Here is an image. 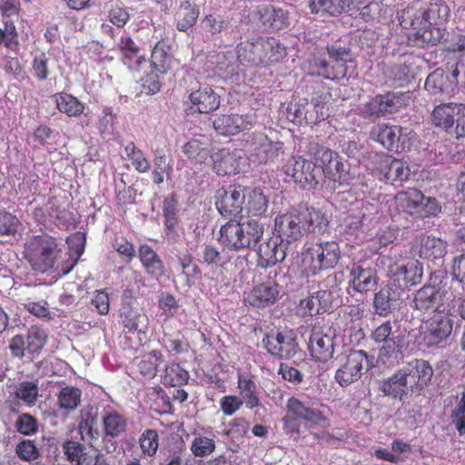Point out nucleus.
<instances>
[{"mask_svg":"<svg viewBox=\"0 0 465 465\" xmlns=\"http://www.w3.org/2000/svg\"><path fill=\"white\" fill-rule=\"evenodd\" d=\"M401 371L410 391L418 394L429 385L433 375L431 365L423 359H415L409 361L401 369Z\"/></svg>","mask_w":465,"mask_h":465,"instance_id":"16","label":"nucleus"},{"mask_svg":"<svg viewBox=\"0 0 465 465\" xmlns=\"http://www.w3.org/2000/svg\"><path fill=\"white\" fill-rule=\"evenodd\" d=\"M117 48L121 53L122 63L131 72H140L143 65L146 63V58L140 54V47L128 34L124 33L121 35Z\"/></svg>","mask_w":465,"mask_h":465,"instance_id":"24","label":"nucleus"},{"mask_svg":"<svg viewBox=\"0 0 465 465\" xmlns=\"http://www.w3.org/2000/svg\"><path fill=\"white\" fill-rule=\"evenodd\" d=\"M237 388L242 402L249 409H253L261 404L257 385L249 373L239 372Z\"/></svg>","mask_w":465,"mask_h":465,"instance_id":"34","label":"nucleus"},{"mask_svg":"<svg viewBox=\"0 0 465 465\" xmlns=\"http://www.w3.org/2000/svg\"><path fill=\"white\" fill-rule=\"evenodd\" d=\"M279 284L271 279L257 283L245 293L244 302L255 308H266L272 305L279 296Z\"/></svg>","mask_w":465,"mask_h":465,"instance_id":"21","label":"nucleus"},{"mask_svg":"<svg viewBox=\"0 0 465 465\" xmlns=\"http://www.w3.org/2000/svg\"><path fill=\"white\" fill-rule=\"evenodd\" d=\"M78 429L83 440L85 438L89 440L98 439L99 430L96 415L87 412L81 420Z\"/></svg>","mask_w":465,"mask_h":465,"instance_id":"59","label":"nucleus"},{"mask_svg":"<svg viewBox=\"0 0 465 465\" xmlns=\"http://www.w3.org/2000/svg\"><path fill=\"white\" fill-rule=\"evenodd\" d=\"M200 262L210 268L223 267L226 261L219 248L212 244H204L200 252Z\"/></svg>","mask_w":465,"mask_h":465,"instance_id":"53","label":"nucleus"},{"mask_svg":"<svg viewBox=\"0 0 465 465\" xmlns=\"http://www.w3.org/2000/svg\"><path fill=\"white\" fill-rule=\"evenodd\" d=\"M340 259L341 248L336 241L305 244L301 253V272L305 277L316 276L323 271L335 268Z\"/></svg>","mask_w":465,"mask_h":465,"instance_id":"4","label":"nucleus"},{"mask_svg":"<svg viewBox=\"0 0 465 465\" xmlns=\"http://www.w3.org/2000/svg\"><path fill=\"white\" fill-rule=\"evenodd\" d=\"M15 453L17 458L25 462H34L41 457L40 449L33 440L24 439L15 447Z\"/></svg>","mask_w":465,"mask_h":465,"instance_id":"50","label":"nucleus"},{"mask_svg":"<svg viewBox=\"0 0 465 465\" xmlns=\"http://www.w3.org/2000/svg\"><path fill=\"white\" fill-rule=\"evenodd\" d=\"M312 153L322 171V184L335 190L340 186L348 185L351 176L342 158L329 147H313Z\"/></svg>","mask_w":465,"mask_h":465,"instance_id":"7","label":"nucleus"},{"mask_svg":"<svg viewBox=\"0 0 465 465\" xmlns=\"http://www.w3.org/2000/svg\"><path fill=\"white\" fill-rule=\"evenodd\" d=\"M286 243L278 234L261 242L257 249V265L267 269L282 262L286 257Z\"/></svg>","mask_w":465,"mask_h":465,"instance_id":"19","label":"nucleus"},{"mask_svg":"<svg viewBox=\"0 0 465 465\" xmlns=\"http://www.w3.org/2000/svg\"><path fill=\"white\" fill-rule=\"evenodd\" d=\"M460 104L447 103L437 105L431 113L432 124L449 132L453 128Z\"/></svg>","mask_w":465,"mask_h":465,"instance_id":"35","label":"nucleus"},{"mask_svg":"<svg viewBox=\"0 0 465 465\" xmlns=\"http://www.w3.org/2000/svg\"><path fill=\"white\" fill-rule=\"evenodd\" d=\"M2 45H5L12 51L17 50L18 48V34L12 22H5V29H0V48Z\"/></svg>","mask_w":465,"mask_h":465,"instance_id":"61","label":"nucleus"},{"mask_svg":"<svg viewBox=\"0 0 465 465\" xmlns=\"http://www.w3.org/2000/svg\"><path fill=\"white\" fill-rule=\"evenodd\" d=\"M447 84L448 76L444 75L442 72L434 71L428 75L424 88L430 94L437 95L444 92Z\"/></svg>","mask_w":465,"mask_h":465,"instance_id":"60","label":"nucleus"},{"mask_svg":"<svg viewBox=\"0 0 465 465\" xmlns=\"http://www.w3.org/2000/svg\"><path fill=\"white\" fill-rule=\"evenodd\" d=\"M404 380L400 369L391 377L381 382V391L387 396L402 400L410 391Z\"/></svg>","mask_w":465,"mask_h":465,"instance_id":"41","label":"nucleus"},{"mask_svg":"<svg viewBox=\"0 0 465 465\" xmlns=\"http://www.w3.org/2000/svg\"><path fill=\"white\" fill-rule=\"evenodd\" d=\"M138 257L144 271L152 277H161L164 273V265L157 252L147 243L138 248Z\"/></svg>","mask_w":465,"mask_h":465,"instance_id":"31","label":"nucleus"},{"mask_svg":"<svg viewBox=\"0 0 465 465\" xmlns=\"http://www.w3.org/2000/svg\"><path fill=\"white\" fill-rule=\"evenodd\" d=\"M22 228V223L16 215L0 210V236L15 237Z\"/></svg>","mask_w":465,"mask_h":465,"instance_id":"52","label":"nucleus"},{"mask_svg":"<svg viewBox=\"0 0 465 465\" xmlns=\"http://www.w3.org/2000/svg\"><path fill=\"white\" fill-rule=\"evenodd\" d=\"M213 168L218 175H231L243 173L249 166L243 149L222 147L212 154Z\"/></svg>","mask_w":465,"mask_h":465,"instance_id":"12","label":"nucleus"},{"mask_svg":"<svg viewBox=\"0 0 465 465\" xmlns=\"http://www.w3.org/2000/svg\"><path fill=\"white\" fill-rule=\"evenodd\" d=\"M396 300V292L392 287L389 285L382 286L374 294L373 308L379 315L388 316L391 312L393 302Z\"/></svg>","mask_w":465,"mask_h":465,"instance_id":"44","label":"nucleus"},{"mask_svg":"<svg viewBox=\"0 0 465 465\" xmlns=\"http://www.w3.org/2000/svg\"><path fill=\"white\" fill-rule=\"evenodd\" d=\"M62 449L66 460L73 465H91L93 462L85 446L78 441L66 440Z\"/></svg>","mask_w":465,"mask_h":465,"instance_id":"39","label":"nucleus"},{"mask_svg":"<svg viewBox=\"0 0 465 465\" xmlns=\"http://www.w3.org/2000/svg\"><path fill=\"white\" fill-rule=\"evenodd\" d=\"M159 433L156 430H144L139 437V446L143 455L153 458L159 448Z\"/></svg>","mask_w":465,"mask_h":465,"instance_id":"48","label":"nucleus"},{"mask_svg":"<svg viewBox=\"0 0 465 465\" xmlns=\"http://www.w3.org/2000/svg\"><path fill=\"white\" fill-rule=\"evenodd\" d=\"M410 175L408 166L401 160L383 156L380 162L379 179L386 183L405 181Z\"/></svg>","mask_w":465,"mask_h":465,"instance_id":"27","label":"nucleus"},{"mask_svg":"<svg viewBox=\"0 0 465 465\" xmlns=\"http://www.w3.org/2000/svg\"><path fill=\"white\" fill-rule=\"evenodd\" d=\"M260 19L263 25L280 30L289 25L287 10L272 5H267L259 9Z\"/></svg>","mask_w":465,"mask_h":465,"instance_id":"36","label":"nucleus"},{"mask_svg":"<svg viewBox=\"0 0 465 465\" xmlns=\"http://www.w3.org/2000/svg\"><path fill=\"white\" fill-rule=\"evenodd\" d=\"M189 101L193 113L210 114L220 107L221 96L212 86L203 85L191 92Z\"/></svg>","mask_w":465,"mask_h":465,"instance_id":"23","label":"nucleus"},{"mask_svg":"<svg viewBox=\"0 0 465 465\" xmlns=\"http://www.w3.org/2000/svg\"><path fill=\"white\" fill-rule=\"evenodd\" d=\"M119 322L124 330L129 332L145 333L149 325V318L143 312V309L127 305L120 307Z\"/></svg>","mask_w":465,"mask_h":465,"instance_id":"25","label":"nucleus"},{"mask_svg":"<svg viewBox=\"0 0 465 465\" xmlns=\"http://www.w3.org/2000/svg\"><path fill=\"white\" fill-rule=\"evenodd\" d=\"M189 373L178 363H170L166 366L163 376V383L165 386L178 387L186 384Z\"/></svg>","mask_w":465,"mask_h":465,"instance_id":"47","label":"nucleus"},{"mask_svg":"<svg viewBox=\"0 0 465 465\" xmlns=\"http://www.w3.org/2000/svg\"><path fill=\"white\" fill-rule=\"evenodd\" d=\"M15 394L17 399L27 405L32 406L35 403L38 398L39 388L35 382L22 381L17 386Z\"/></svg>","mask_w":465,"mask_h":465,"instance_id":"55","label":"nucleus"},{"mask_svg":"<svg viewBox=\"0 0 465 465\" xmlns=\"http://www.w3.org/2000/svg\"><path fill=\"white\" fill-rule=\"evenodd\" d=\"M262 343L270 354L279 359L293 357L298 349V342L292 331L268 333L262 339Z\"/></svg>","mask_w":465,"mask_h":465,"instance_id":"18","label":"nucleus"},{"mask_svg":"<svg viewBox=\"0 0 465 465\" xmlns=\"http://www.w3.org/2000/svg\"><path fill=\"white\" fill-rule=\"evenodd\" d=\"M266 48H270L267 39L258 37L253 42L241 43L237 47V57L242 64L266 67Z\"/></svg>","mask_w":465,"mask_h":465,"instance_id":"22","label":"nucleus"},{"mask_svg":"<svg viewBox=\"0 0 465 465\" xmlns=\"http://www.w3.org/2000/svg\"><path fill=\"white\" fill-rule=\"evenodd\" d=\"M82 391L73 386L63 388L57 395V404L60 409L65 411L75 410L81 402Z\"/></svg>","mask_w":465,"mask_h":465,"instance_id":"46","label":"nucleus"},{"mask_svg":"<svg viewBox=\"0 0 465 465\" xmlns=\"http://www.w3.org/2000/svg\"><path fill=\"white\" fill-rule=\"evenodd\" d=\"M39 190V176L35 173L25 174L22 182L18 184L17 193L25 200L35 195Z\"/></svg>","mask_w":465,"mask_h":465,"instance_id":"58","label":"nucleus"},{"mask_svg":"<svg viewBox=\"0 0 465 465\" xmlns=\"http://www.w3.org/2000/svg\"><path fill=\"white\" fill-rule=\"evenodd\" d=\"M406 98L408 95L401 92H386L377 94L363 104L361 114L365 118H379L395 114L405 105Z\"/></svg>","mask_w":465,"mask_h":465,"instance_id":"11","label":"nucleus"},{"mask_svg":"<svg viewBox=\"0 0 465 465\" xmlns=\"http://www.w3.org/2000/svg\"><path fill=\"white\" fill-rule=\"evenodd\" d=\"M329 226L325 213L314 207L288 211L274 220V230L288 243L300 240L306 233L324 232Z\"/></svg>","mask_w":465,"mask_h":465,"instance_id":"2","label":"nucleus"},{"mask_svg":"<svg viewBox=\"0 0 465 465\" xmlns=\"http://www.w3.org/2000/svg\"><path fill=\"white\" fill-rule=\"evenodd\" d=\"M452 314L435 313L425 321L420 327L416 338L421 348H437L446 341L453 331Z\"/></svg>","mask_w":465,"mask_h":465,"instance_id":"9","label":"nucleus"},{"mask_svg":"<svg viewBox=\"0 0 465 465\" xmlns=\"http://www.w3.org/2000/svg\"><path fill=\"white\" fill-rule=\"evenodd\" d=\"M455 298L450 290L440 291L437 285L425 284L414 294L412 307L423 312L433 310L436 313L453 314Z\"/></svg>","mask_w":465,"mask_h":465,"instance_id":"8","label":"nucleus"},{"mask_svg":"<svg viewBox=\"0 0 465 465\" xmlns=\"http://www.w3.org/2000/svg\"><path fill=\"white\" fill-rule=\"evenodd\" d=\"M423 267L417 260H411L404 264L396 266L392 277L399 287L409 288L421 282Z\"/></svg>","mask_w":465,"mask_h":465,"instance_id":"28","label":"nucleus"},{"mask_svg":"<svg viewBox=\"0 0 465 465\" xmlns=\"http://www.w3.org/2000/svg\"><path fill=\"white\" fill-rule=\"evenodd\" d=\"M401 340L399 336H392L391 339L383 341L378 354V360L382 363H387L392 359H397L399 353H401Z\"/></svg>","mask_w":465,"mask_h":465,"instance_id":"56","label":"nucleus"},{"mask_svg":"<svg viewBox=\"0 0 465 465\" xmlns=\"http://www.w3.org/2000/svg\"><path fill=\"white\" fill-rule=\"evenodd\" d=\"M369 369V357L364 351H351L345 361L335 372V381L341 387H347L359 381Z\"/></svg>","mask_w":465,"mask_h":465,"instance_id":"13","label":"nucleus"},{"mask_svg":"<svg viewBox=\"0 0 465 465\" xmlns=\"http://www.w3.org/2000/svg\"><path fill=\"white\" fill-rule=\"evenodd\" d=\"M265 39H267V44L270 45V48H266L265 52L266 66L283 60L287 55L286 47L277 39L268 37Z\"/></svg>","mask_w":465,"mask_h":465,"instance_id":"57","label":"nucleus"},{"mask_svg":"<svg viewBox=\"0 0 465 465\" xmlns=\"http://www.w3.org/2000/svg\"><path fill=\"white\" fill-rule=\"evenodd\" d=\"M351 287L357 292H372L378 285L379 278L374 268H363L361 265H355L351 270Z\"/></svg>","mask_w":465,"mask_h":465,"instance_id":"29","label":"nucleus"},{"mask_svg":"<svg viewBox=\"0 0 465 465\" xmlns=\"http://www.w3.org/2000/svg\"><path fill=\"white\" fill-rule=\"evenodd\" d=\"M137 360V368L140 374L145 378L152 379L155 377L158 371V366L163 361V354L160 351L153 350L143 354Z\"/></svg>","mask_w":465,"mask_h":465,"instance_id":"42","label":"nucleus"},{"mask_svg":"<svg viewBox=\"0 0 465 465\" xmlns=\"http://www.w3.org/2000/svg\"><path fill=\"white\" fill-rule=\"evenodd\" d=\"M199 15L200 9L197 5L189 0L183 1L177 12L176 28L181 32H186L195 25Z\"/></svg>","mask_w":465,"mask_h":465,"instance_id":"40","label":"nucleus"},{"mask_svg":"<svg viewBox=\"0 0 465 465\" xmlns=\"http://www.w3.org/2000/svg\"><path fill=\"white\" fill-rule=\"evenodd\" d=\"M61 252L57 239L42 233L33 235L25 241L23 255L33 271L45 273L54 268Z\"/></svg>","mask_w":465,"mask_h":465,"instance_id":"5","label":"nucleus"},{"mask_svg":"<svg viewBox=\"0 0 465 465\" xmlns=\"http://www.w3.org/2000/svg\"><path fill=\"white\" fill-rule=\"evenodd\" d=\"M103 429L105 438H118L126 431L127 419L116 411H104L103 415Z\"/></svg>","mask_w":465,"mask_h":465,"instance_id":"37","label":"nucleus"},{"mask_svg":"<svg viewBox=\"0 0 465 465\" xmlns=\"http://www.w3.org/2000/svg\"><path fill=\"white\" fill-rule=\"evenodd\" d=\"M412 249L419 257L428 261L441 259L446 254V242L437 237L421 235L417 238Z\"/></svg>","mask_w":465,"mask_h":465,"instance_id":"26","label":"nucleus"},{"mask_svg":"<svg viewBox=\"0 0 465 465\" xmlns=\"http://www.w3.org/2000/svg\"><path fill=\"white\" fill-rule=\"evenodd\" d=\"M106 16L108 21L117 28H124L131 17L128 8L121 5H111Z\"/></svg>","mask_w":465,"mask_h":465,"instance_id":"62","label":"nucleus"},{"mask_svg":"<svg viewBox=\"0 0 465 465\" xmlns=\"http://www.w3.org/2000/svg\"><path fill=\"white\" fill-rule=\"evenodd\" d=\"M25 341L28 353H39L47 341V333L39 326L33 325L28 329Z\"/></svg>","mask_w":465,"mask_h":465,"instance_id":"49","label":"nucleus"},{"mask_svg":"<svg viewBox=\"0 0 465 465\" xmlns=\"http://www.w3.org/2000/svg\"><path fill=\"white\" fill-rule=\"evenodd\" d=\"M323 409V405L304 402L294 396L289 398L286 403L288 415L310 425L325 426L328 424V418L325 416Z\"/></svg>","mask_w":465,"mask_h":465,"instance_id":"15","label":"nucleus"},{"mask_svg":"<svg viewBox=\"0 0 465 465\" xmlns=\"http://www.w3.org/2000/svg\"><path fill=\"white\" fill-rule=\"evenodd\" d=\"M126 155L131 165L139 173H145L150 169V163L138 147H125Z\"/></svg>","mask_w":465,"mask_h":465,"instance_id":"64","label":"nucleus"},{"mask_svg":"<svg viewBox=\"0 0 465 465\" xmlns=\"http://www.w3.org/2000/svg\"><path fill=\"white\" fill-rule=\"evenodd\" d=\"M56 109L66 114L68 117H79L81 116L85 109V105L74 95L60 92L54 95Z\"/></svg>","mask_w":465,"mask_h":465,"instance_id":"38","label":"nucleus"},{"mask_svg":"<svg viewBox=\"0 0 465 465\" xmlns=\"http://www.w3.org/2000/svg\"><path fill=\"white\" fill-rule=\"evenodd\" d=\"M393 205L398 212L413 219H426L438 216L442 210L440 203L413 187L398 192L393 197Z\"/></svg>","mask_w":465,"mask_h":465,"instance_id":"6","label":"nucleus"},{"mask_svg":"<svg viewBox=\"0 0 465 465\" xmlns=\"http://www.w3.org/2000/svg\"><path fill=\"white\" fill-rule=\"evenodd\" d=\"M285 172L292 177L295 183L304 189H314L322 182V171L320 170L318 163L302 156H292Z\"/></svg>","mask_w":465,"mask_h":465,"instance_id":"10","label":"nucleus"},{"mask_svg":"<svg viewBox=\"0 0 465 465\" xmlns=\"http://www.w3.org/2000/svg\"><path fill=\"white\" fill-rule=\"evenodd\" d=\"M307 346L310 355L315 361L325 363L333 356L334 339L325 333L322 327L312 326Z\"/></svg>","mask_w":465,"mask_h":465,"instance_id":"20","label":"nucleus"},{"mask_svg":"<svg viewBox=\"0 0 465 465\" xmlns=\"http://www.w3.org/2000/svg\"><path fill=\"white\" fill-rule=\"evenodd\" d=\"M50 58L45 53L36 54L32 60L31 73L39 82L46 80L51 74Z\"/></svg>","mask_w":465,"mask_h":465,"instance_id":"54","label":"nucleus"},{"mask_svg":"<svg viewBox=\"0 0 465 465\" xmlns=\"http://www.w3.org/2000/svg\"><path fill=\"white\" fill-rule=\"evenodd\" d=\"M243 123L242 115L222 114L213 121V127L217 134L229 136L238 134Z\"/></svg>","mask_w":465,"mask_h":465,"instance_id":"43","label":"nucleus"},{"mask_svg":"<svg viewBox=\"0 0 465 465\" xmlns=\"http://www.w3.org/2000/svg\"><path fill=\"white\" fill-rule=\"evenodd\" d=\"M330 296V292L320 290L301 300L299 303L300 313L302 316H314L326 312L329 308Z\"/></svg>","mask_w":465,"mask_h":465,"instance_id":"30","label":"nucleus"},{"mask_svg":"<svg viewBox=\"0 0 465 465\" xmlns=\"http://www.w3.org/2000/svg\"><path fill=\"white\" fill-rule=\"evenodd\" d=\"M371 138L381 145H413L416 142V134L398 125L379 124L372 127Z\"/></svg>","mask_w":465,"mask_h":465,"instance_id":"17","label":"nucleus"},{"mask_svg":"<svg viewBox=\"0 0 465 465\" xmlns=\"http://www.w3.org/2000/svg\"><path fill=\"white\" fill-rule=\"evenodd\" d=\"M172 68V56L164 50L161 41H158L151 54L150 70L163 75Z\"/></svg>","mask_w":465,"mask_h":465,"instance_id":"45","label":"nucleus"},{"mask_svg":"<svg viewBox=\"0 0 465 465\" xmlns=\"http://www.w3.org/2000/svg\"><path fill=\"white\" fill-rule=\"evenodd\" d=\"M15 428L19 433L25 436H32L38 431V421L33 415L22 413L17 417Z\"/></svg>","mask_w":465,"mask_h":465,"instance_id":"63","label":"nucleus"},{"mask_svg":"<svg viewBox=\"0 0 465 465\" xmlns=\"http://www.w3.org/2000/svg\"><path fill=\"white\" fill-rule=\"evenodd\" d=\"M310 74L322 76L327 80H339L345 76V69L341 65H335L331 60L327 61L321 56H313L310 61Z\"/></svg>","mask_w":465,"mask_h":465,"instance_id":"32","label":"nucleus"},{"mask_svg":"<svg viewBox=\"0 0 465 465\" xmlns=\"http://www.w3.org/2000/svg\"><path fill=\"white\" fill-rule=\"evenodd\" d=\"M264 234V224L254 219L244 222L230 219L221 226L219 243L224 248L241 252L255 246Z\"/></svg>","mask_w":465,"mask_h":465,"instance_id":"3","label":"nucleus"},{"mask_svg":"<svg viewBox=\"0 0 465 465\" xmlns=\"http://www.w3.org/2000/svg\"><path fill=\"white\" fill-rule=\"evenodd\" d=\"M450 15V7L444 1H430L412 15L410 36L419 45H436L445 35Z\"/></svg>","mask_w":465,"mask_h":465,"instance_id":"1","label":"nucleus"},{"mask_svg":"<svg viewBox=\"0 0 465 465\" xmlns=\"http://www.w3.org/2000/svg\"><path fill=\"white\" fill-rule=\"evenodd\" d=\"M245 188L240 184H230L216 191L215 206L219 213L232 219L243 211Z\"/></svg>","mask_w":465,"mask_h":465,"instance_id":"14","label":"nucleus"},{"mask_svg":"<svg viewBox=\"0 0 465 465\" xmlns=\"http://www.w3.org/2000/svg\"><path fill=\"white\" fill-rule=\"evenodd\" d=\"M269 206V199L261 188L244 191L243 210L248 217L263 215Z\"/></svg>","mask_w":465,"mask_h":465,"instance_id":"33","label":"nucleus"},{"mask_svg":"<svg viewBox=\"0 0 465 465\" xmlns=\"http://www.w3.org/2000/svg\"><path fill=\"white\" fill-rule=\"evenodd\" d=\"M216 449L214 436L212 438L203 435H195L193 438L190 450L192 454L197 458H204L210 456Z\"/></svg>","mask_w":465,"mask_h":465,"instance_id":"51","label":"nucleus"}]
</instances>
